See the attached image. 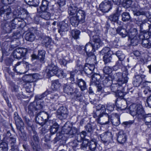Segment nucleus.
<instances>
[{
  "label": "nucleus",
  "mask_w": 151,
  "mask_h": 151,
  "mask_svg": "<svg viewBox=\"0 0 151 151\" xmlns=\"http://www.w3.org/2000/svg\"><path fill=\"white\" fill-rule=\"evenodd\" d=\"M77 129L74 127H70V130L69 132V134L71 135H74L78 133Z\"/></svg>",
  "instance_id": "63"
},
{
  "label": "nucleus",
  "mask_w": 151,
  "mask_h": 151,
  "mask_svg": "<svg viewBox=\"0 0 151 151\" xmlns=\"http://www.w3.org/2000/svg\"><path fill=\"white\" fill-rule=\"evenodd\" d=\"M116 31L117 33L122 37H125L128 34V32L126 29L122 28L121 27L117 28Z\"/></svg>",
  "instance_id": "30"
},
{
  "label": "nucleus",
  "mask_w": 151,
  "mask_h": 151,
  "mask_svg": "<svg viewBox=\"0 0 151 151\" xmlns=\"http://www.w3.org/2000/svg\"><path fill=\"white\" fill-rule=\"evenodd\" d=\"M72 62V60H70L68 61H66L64 59H60V63L61 65H63L64 66H66V64L68 63H71Z\"/></svg>",
  "instance_id": "60"
},
{
  "label": "nucleus",
  "mask_w": 151,
  "mask_h": 151,
  "mask_svg": "<svg viewBox=\"0 0 151 151\" xmlns=\"http://www.w3.org/2000/svg\"><path fill=\"white\" fill-rule=\"evenodd\" d=\"M57 70V67L54 64L51 63L47 66L46 69V72L47 76L49 77H50L55 75L56 71Z\"/></svg>",
  "instance_id": "10"
},
{
  "label": "nucleus",
  "mask_w": 151,
  "mask_h": 151,
  "mask_svg": "<svg viewBox=\"0 0 151 151\" xmlns=\"http://www.w3.org/2000/svg\"><path fill=\"white\" fill-rule=\"evenodd\" d=\"M77 82L78 85L82 91L86 89V83L82 79H78Z\"/></svg>",
  "instance_id": "31"
},
{
  "label": "nucleus",
  "mask_w": 151,
  "mask_h": 151,
  "mask_svg": "<svg viewBox=\"0 0 151 151\" xmlns=\"http://www.w3.org/2000/svg\"><path fill=\"white\" fill-rule=\"evenodd\" d=\"M9 142L11 147L10 151H18L19 150L18 145L17 144L16 138L14 137H9Z\"/></svg>",
  "instance_id": "16"
},
{
  "label": "nucleus",
  "mask_w": 151,
  "mask_h": 151,
  "mask_svg": "<svg viewBox=\"0 0 151 151\" xmlns=\"http://www.w3.org/2000/svg\"><path fill=\"white\" fill-rule=\"evenodd\" d=\"M60 28L58 30V32L61 35L63 32H66L69 29L68 24L63 21L60 24Z\"/></svg>",
  "instance_id": "24"
},
{
  "label": "nucleus",
  "mask_w": 151,
  "mask_h": 151,
  "mask_svg": "<svg viewBox=\"0 0 151 151\" xmlns=\"http://www.w3.org/2000/svg\"><path fill=\"white\" fill-rule=\"evenodd\" d=\"M27 78H28V81L29 82H33L39 79V75L35 74L32 76H27Z\"/></svg>",
  "instance_id": "38"
},
{
  "label": "nucleus",
  "mask_w": 151,
  "mask_h": 151,
  "mask_svg": "<svg viewBox=\"0 0 151 151\" xmlns=\"http://www.w3.org/2000/svg\"><path fill=\"white\" fill-rule=\"evenodd\" d=\"M146 34L141 33L139 35V38L140 40L142 41V46L146 48H150L151 46V43L147 39V38H145V35Z\"/></svg>",
  "instance_id": "11"
},
{
  "label": "nucleus",
  "mask_w": 151,
  "mask_h": 151,
  "mask_svg": "<svg viewBox=\"0 0 151 151\" xmlns=\"http://www.w3.org/2000/svg\"><path fill=\"white\" fill-rule=\"evenodd\" d=\"M80 32L76 29L72 30L71 34L72 37L75 39H77L79 38Z\"/></svg>",
  "instance_id": "44"
},
{
  "label": "nucleus",
  "mask_w": 151,
  "mask_h": 151,
  "mask_svg": "<svg viewBox=\"0 0 151 151\" xmlns=\"http://www.w3.org/2000/svg\"><path fill=\"white\" fill-rule=\"evenodd\" d=\"M110 49L109 47H105L101 51L100 54L102 55L105 54V55L108 53H110Z\"/></svg>",
  "instance_id": "61"
},
{
  "label": "nucleus",
  "mask_w": 151,
  "mask_h": 151,
  "mask_svg": "<svg viewBox=\"0 0 151 151\" xmlns=\"http://www.w3.org/2000/svg\"><path fill=\"white\" fill-rule=\"evenodd\" d=\"M116 105L117 107L119 109H120L122 110H126V111L127 112V111H128L127 109H127V104L126 103V102L124 101L122 102V106H118L116 102Z\"/></svg>",
  "instance_id": "59"
},
{
  "label": "nucleus",
  "mask_w": 151,
  "mask_h": 151,
  "mask_svg": "<svg viewBox=\"0 0 151 151\" xmlns=\"http://www.w3.org/2000/svg\"><path fill=\"white\" fill-rule=\"evenodd\" d=\"M74 94H75L74 99L76 101L80 102H81L83 101V96L80 92L78 91L77 89L76 90V92L74 93Z\"/></svg>",
  "instance_id": "39"
},
{
  "label": "nucleus",
  "mask_w": 151,
  "mask_h": 151,
  "mask_svg": "<svg viewBox=\"0 0 151 151\" xmlns=\"http://www.w3.org/2000/svg\"><path fill=\"white\" fill-rule=\"evenodd\" d=\"M13 14L14 16L15 17H19L22 14L26 15L27 16H29V14L25 9L21 8L15 9L13 12Z\"/></svg>",
  "instance_id": "15"
},
{
  "label": "nucleus",
  "mask_w": 151,
  "mask_h": 151,
  "mask_svg": "<svg viewBox=\"0 0 151 151\" xmlns=\"http://www.w3.org/2000/svg\"><path fill=\"white\" fill-rule=\"evenodd\" d=\"M57 113L60 119H65L67 117V109L65 107H60L57 111Z\"/></svg>",
  "instance_id": "14"
},
{
  "label": "nucleus",
  "mask_w": 151,
  "mask_h": 151,
  "mask_svg": "<svg viewBox=\"0 0 151 151\" xmlns=\"http://www.w3.org/2000/svg\"><path fill=\"white\" fill-rule=\"evenodd\" d=\"M35 102H33L31 103L28 106V112L29 114H32L33 111L36 110L35 107Z\"/></svg>",
  "instance_id": "45"
},
{
  "label": "nucleus",
  "mask_w": 151,
  "mask_h": 151,
  "mask_svg": "<svg viewBox=\"0 0 151 151\" xmlns=\"http://www.w3.org/2000/svg\"><path fill=\"white\" fill-rule=\"evenodd\" d=\"M78 8L74 5H72L68 8V12L70 15L75 16L77 12Z\"/></svg>",
  "instance_id": "25"
},
{
  "label": "nucleus",
  "mask_w": 151,
  "mask_h": 151,
  "mask_svg": "<svg viewBox=\"0 0 151 151\" xmlns=\"http://www.w3.org/2000/svg\"><path fill=\"white\" fill-rule=\"evenodd\" d=\"M111 71L112 68L108 66H105L103 69V72L106 74L110 73Z\"/></svg>",
  "instance_id": "62"
},
{
  "label": "nucleus",
  "mask_w": 151,
  "mask_h": 151,
  "mask_svg": "<svg viewBox=\"0 0 151 151\" xmlns=\"http://www.w3.org/2000/svg\"><path fill=\"white\" fill-rule=\"evenodd\" d=\"M4 20V22L1 24V27L5 33H9L12 29L16 27V24H14L12 21L10 22H6Z\"/></svg>",
  "instance_id": "5"
},
{
  "label": "nucleus",
  "mask_w": 151,
  "mask_h": 151,
  "mask_svg": "<svg viewBox=\"0 0 151 151\" xmlns=\"http://www.w3.org/2000/svg\"><path fill=\"white\" fill-rule=\"evenodd\" d=\"M41 16L42 18L48 20L50 18V14L47 12H44L42 13Z\"/></svg>",
  "instance_id": "57"
},
{
  "label": "nucleus",
  "mask_w": 151,
  "mask_h": 151,
  "mask_svg": "<svg viewBox=\"0 0 151 151\" xmlns=\"http://www.w3.org/2000/svg\"><path fill=\"white\" fill-rule=\"evenodd\" d=\"M25 2L29 5L37 6L39 3V0H24Z\"/></svg>",
  "instance_id": "41"
},
{
  "label": "nucleus",
  "mask_w": 151,
  "mask_h": 151,
  "mask_svg": "<svg viewBox=\"0 0 151 151\" xmlns=\"http://www.w3.org/2000/svg\"><path fill=\"white\" fill-rule=\"evenodd\" d=\"M36 103L35 107L36 110H40L42 109L45 105H47L44 104L43 101L41 102V101H37Z\"/></svg>",
  "instance_id": "52"
},
{
  "label": "nucleus",
  "mask_w": 151,
  "mask_h": 151,
  "mask_svg": "<svg viewBox=\"0 0 151 151\" xmlns=\"http://www.w3.org/2000/svg\"><path fill=\"white\" fill-rule=\"evenodd\" d=\"M58 129V126L57 123H55L52 126L50 129L51 133L52 134H55Z\"/></svg>",
  "instance_id": "54"
},
{
  "label": "nucleus",
  "mask_w": 151,
  "mask_h": 151,
  "mask_svg": "<svg viewBox=\"0 0 151 151\" xmlns=\"http://www.w3.org/2000/svg\"><path fill=\"white\" fill-rule=\"evenodd\" d=\"M127 110V112L129 113L133 116H135L139 120L142 118V115L145 112L141 105L135 104L131 105Z\"/></svg>",
  "instance_id": "2"
},
{
  "label": "nucleus",
  "mask_w": 151,
  "mask_h": 151,
  "mask_svg": "<svg viewBox=\"0 0 151 151\" xmlns=\"http://www.w3.org/2000/svg\"><path fill=\"white\" fill-rule=\"evenodd\" d=\"M111 8V1L107 0L102 2L99 5L100 10L103 12H108Z\"/></svg>",
  "instance_id": "9"
},
{
  "label": "nucleus",
  "mask_w": 151,
  "mask_h": 151,
  "mask_svg": "<svg viewBox=\"0 0 151 151\" xmlns=\"http://www.w3.org/2000/svg\"><path fill=\"white\" fill-rule=\"evenodd\" d=\"M82 66L80 65L78 67H77V69H76L75 71H72L70 72V80L71 81H74V76L76 73H77L78 70H81Z\"/></svg>",
  "instance_id": "40"
},
{
  "label": "nucleus",
  "mask_w": 151,
  "mask_h": 151,
  "mask_svg": "<svg viewBox=\"0 0 151 151\" xmlns=\"http://www.w3.org/2000/svg\"><path fill=\"white\" fill-rule=\"evenodd\" d=\"M70 22L71 24L74 27L77 26L78 23H80V21L77 19L75 16H73L70 17Z\"/></svg>",
  "instance_id": "43"
},
{
  "label": "nucleus",
  "mask_w": 151,
  "mask_h": 151,
  "mask_svg": "<svg viewBox=\"0 0 151 151\" xmlns=\"http://www.w3.org/2000/svg\"><path fill=\"white\" fill-rule=\"evenodd\" d=\"M75 16L80 21V23H83L85 21V12L81 10H79Z\"/></svg>",
  "instance_id": "20"
},
{
  "label": "nucleus",
  "mask_w": 151,
  "mask_h": 151,
  "mask_svg": "<svg viewBox=\"0 0 151 151\" xmlns=\"http://www.w3.org/2000/svg\"><path fill=\"white\" fill-rule=\"evenodd\" d=\"M109 120V116L108 114L103 112L99 114V118L97 120L98 123L101 125L108 124Z\"/></svg>",
  "instance_id": "8"
},
{
  "label": "nucleus",
  "mask_w": 151,
  "mask_h": 151,
  "mask_svg": "<svg viewBox=\"0 0 151 151\" xmlns=\"http://www.w3.org/2000/svg\"><path fill=\"white\" fill-rule=\"evenodd\" d=\"M27 81V83L26 84V90L27 92L30 93L33 91V88L32 87V85L30 84V83L32 82H29L28 80Z\"/></svg>",
  "instance_id": "55"
},
{
  "label": "nucleus",
  "mask_w": 151,
  "mask_h": 151,
  "mask_svg": "<svg viewBox=\"0 0 151 151\" xmlns=\"http://www.w3.org/2000/svg\"><path fill=\"white\" fill-rule=\"evenodd\" d=\"M112 136L110 132H107L100 135V139L102 142L105 145H108L112 139Z\"/></svg>",
  "instance_id": "7"
},
{
  "label": "nucleus",
  "mask_w": 151,
  "mask_h": 151,
  "mask_svg": "<svg viewBox=\"0 0 151 151\" xmlns=\"http://www.w3.org/2000/svg\"><path fill=\"white\" fill-rule=\"evenodd\" d=\"M122 20L124 22L128 21L130 19V16L129 13L124 12L122 15Z\"/></svg>",
  "instance_id": "50"
},
{
  "label": "nucleus",
  "mask_w": 151,
  "mask_h": 151,
  "mask_svg": "<svg viewBox=\"0 0 151 151\" xmlns=\"http://www.w3.org/2000/svg\"><path fill=\"white\" fill-rule=\"evenodd\" d=\"M101 76L98 74H95L93 75L91 79V82L95 84L100 83Z\"/></svg>",
  "instance_id": "33"
},
{
  "label": "nucleus",
  "mask_w": 151,
  "mask_h": 151,
  "mask_svg": "<svg viewBox=\"0 0 151 151\" xmlns=\"http://www.w3.org/2000/svg\"><path fill=\"white\" fill-rule=\"evenodd\" d=\"M97 145V142L95 139L91 140L88 143V147L90 150L92 151H94L96 149Z\"/></svg>",
  "instance_id": "32"
},
{
  "label": "nucleus",
  "mask_w": 151,
  "mask_h": 151,
  "mask_svg": "<svg viewBox=\"0 0 151 151\" xmlns=\"http://www.w3.org/2000/svg\"><path fill=\"white\" fill-rule=\"evenodd\" d=\"M51 41V40L49 37H46L43 39L42 41V44L47 47L50 45Z\"/></svg>",
  "instance_id": "53"
},
{
  "label": "nucleus",
  "mask_w": 151,
  "mask_h": 151,
  "mask_svg": "<svg viewBox=\"0 0 151 151\" xmlns=\"http://www.w3.org/2000/svg\"><path fill=\"white\" fill-rule=\"evenodd\" d=\"M111 55V53H108L104 55L103 56V60L105 63H110L112 59Z\"/></svg>",
  "instance_id": "49"
},
{
  "label": "nucleus",
  "mask_w": 151,
  "mask_h": 151,
  "mask_svg": "<svg viewBox=\"0 0 151 151\" xmlns=\"http://www.w3.org/2000/svg\"><path fill=\"white\" fill-rule=\"evenodd\" d=\"M132 2V0H123L122 5L124 7L127 8L131 6Z\"/></svg>",
  "instance_id": "51"
},
{
  "label": "nucleus",
  "mask_w": 151,
  "mask_h": 151,
  "mask_svg": "<svg viewBox=\"0 0 151 151\" xmlns=\"http://www.w3.org/2000/svg\"><path fill=\"white\" fill-rule=\"evenodd\" d=\"M48 4L49 2L47 0H43L41 5L37 9V11L39 12H42V13L46 12L48 9Z\"/></svg>",
  "instance_id": "23"
},
{
  "label": "nucleus",
  "mask_w": 151,
  "mask_h": 151,
  "mask_svg": "<svg viewBox=\"0 0 151 151\" xmlns=\"http://www.w3.org/2000/svg\"><path fill=\"white\" fill-rule=\"evenodd\" d=\"M109 19L111 22H117V23H120V22H119L118 21L119 16L117 13L111 15L109 17Z\"/></svg>",
  "instance_id": "46"
},
{
  "label": "nucleus",
  "mask_w": 151,
  "mask_h": 151,
  "mask_svg": "<svg viewBox=\"0 0 151 151\" xmlns=\"http://www.w3.org/2000/svg\"><path fill=\"white\" fill-rule=\"evenodd\" d=\"M8 150L7 144L4 142L0 144V151H8Z\"/></svg>",
  "instance_id": "56"
},
{
  "label": "nucleus",
  "mask_w": 151,
  "mask_h": 151,
  "mask_svg": "<svg viewBox=\"0 0 151 151\" xmlns=\"http://www.w3.org/2000/svg\"><path fill=\"white\" fill-rule=\"evenodd\" d=\"M113 75L111 76L107 75V76H106L105 79L102 81L104 85L108 86L110 85L112 81L113 80Z\"/></svg>",
  "instance_id": "26"
},
{
  "label": "nucleus",
  "mask_w": 151,
  "mask_h": 151,
  "mask_svg": "<svg viewBox=\"0 0 151 151\" xmlns=\"http://www.w3.org/2000/svg\"><path fill=\"white\" fill-rule=\"evenodd\" d=\"M146 77L145 75L142 74L136 76L133 83L134 86L136 87L139 86L142 81L145 79Z\"/></svg>",
  "instance_id": "17"
},
{
  "label": "nucleus",
  "mask_w": 151,
  "mask_h": 151,
  "mask_svg": "<svg viewBox=\"0 0 151 151\" xmlns=\"http://www.w3.org/2000/svg\"><path fill=\"white\" fill-rule=\"evenodd\" d=\"M142 118L139 120H141V119L143 120L145 123V125L148 126H151V114H144L142 115Z\"/></svg>",
  "instance_id": "21"
},
{
  "label": "nucleus",
  "mask_w": 151,
  "mask_h": 151,
  "mask_svg": "<svg viewBox=\"0 0 151 151\" xmlns=\"http://www.w3.org/2000/svg\"><path fill=\"white\" fill-rule=\"evenodd\" d=\"M35 37V36L33 33L28 32L26 34L25 38L27 41L32 42L34 40Z\"/></svg>",
  "instance_id": "34"
},
{
  "label": "nucleus",
  "mask_w": 151,
  "mask_h": 151,
  "mask_svg": "<svg viewBox=\"0 0 151 151\" xmlns=\"http://www.w3.org/2000/svg\"><path fill=\"white\" fill-rule=\"evenodd\" d=\"M127 139L126 134L122 130L120 131L118 133L117 140L118 142L120 144L124 143Z\"/></svg>",
  "instance_id": "19"
},
{
  "label": "nucleus",
  "mask_w": 151,
  "mask_h": 151,
  "mask_svg": "<svg viewBox=\"0 0 151 151\" xmlns=\"http://www.w3.org/2000/svg\"><path fill=\"white\" fill-rule=\"evenodd\" d=\"M129 38H132L134 37L137 36L138 32L137 30L134 28L130 29L128 32Z\"/></svg>",
  "instance_id": "35"
},
{
  "label": "nucleus",
  "mask_w": 151,
  "mask_h": 151,
  "mask_svg": "<svg viewBox=\"0 0 151 151\" xmlns=\"http://www.w3.org/2000/svg\"><path fill=\"white\" fill-rule=\"evenodd\" d=\"M84 50L86 52V55L88 56H90L93 55V52L96 50L93 49L92 43H88L86 45Z\"/></svg>",
  "instance_id": "18"
},
{
  "label": "nucleus",
  "mask_w": 151,
  "mask_h": 151,
  "mask_svg": "<svg viewBox=\"0 0 151 151\" xmlns=\"http://www.w3.org/2000/svg\"><path fill=\"white\" fill-rule=\"evenodd\" d=\"M27 52V49L24 48H18L15 49L13 52L14 58L20 59L24 57Z\"/></svg>",
  "instance_id": "6"
},
{
  "label": "nucleus",
  "mask_w": 151,
  "mask_h": 151,
  "mask_svg": "<svg viewBox=\"0 0 151 151\" xmlns=\"http://www.w3.org/2000/svg\"><path fill=\"white\" fill-rule=\"evenodd\" d=\"M14 118L17 128L19 130H21V129L23 128L24 126V123L17 112H14Z\"/></svg>",
  "instance_id": "13"
},
{
  "label": "nucleus",
  "mask_w": 151,
  "mask_h": 151,
  "mask_svg": "<svg viewBox=\"0 0 151 151\" xmlns=\"http://www.w3.org/2000/svg\"><path fill=\"white\" fill-rule=\"evenodd\" d=\"M0 15L3 17L4 20L10 19L12 16V14L10 7L4 6L0 8Z\"/></svg>",
  "instance_id": "4"
},
{
  "label": "nucleus",
  "mask_w": 151,
  "mask_h": 151,
  "mask_svg": "<svg viewBox=\"0 0 151 151\" xmlns=\"http://www.w3.org/2000/svg\"><path fill=\"white\" fill-rule=\"evenodd\" d=\"M116 55L120 60H123L125 58V55L121 51H117L116 52Z\"/></svg>",
  "instance_id": "58"
},
{
  "label": "nucleus",
  "mask_w": 151,
  "mask_h": 151,
  "mask_svg": "<svg viewBox=\"0 0 151 151\" xmlns=\"http://www.w3.org/2000/svg\"><path fill=\"white\" fill-rule=\"evenodd\" d=\"M86 135V132L85 131H83L80 134L77 135L76 137V140L78 142H81L85 139Z\"/></svg>",
  "instance_id": "27"
},
{
  "label": "nucleus",
  "mask_w": 151,
  "mask_h": 151,
  "mask_svg": "<svg viewBox=\"0 0 151 151\" xmlns=\"http://www.w3.org/2000/svg\"><path fill=\"white\" fill-rule=\"evenodd\" d=\"M29 16H27L26 15L22 14V15L19 16V17H15L12 20V21L13 22H15L16 23L17 22H24V19H26L27 18H28Z\"/></svg>",
  "instance_id": "29"
},
{
  "label": "nucleus",
  "mask_w": 151,
  "mask_h": 151,
  "mask_svg": "<svg viewBox=\"0 0 151 151\" xmlns=\"http://www.w3.org/2000/svg\"><path fill=\"white\" fill-rule=\"evenodd\" d=\"M145 86L148 89L149 92L151 93V82L145 81Z\"/></svg>",
  "instance_id": "64"
},
{
  "label": "nucleus",
  "mask_w": 151,
  "mask_h": 151,
  "mask_svg": "<svg viewBox=\"0 0 151 151\" xmlns=\"http://www.w3.org/2000/svg\"><path fill=\"white\" fill-rule=\"evenodd\" d=\"M70 124L66 122L65 123L64 126L62 127L61 132L62 134H69L70 130Z\"/></svg>",
  "instance_id": "28"
},
{
  "label": "nucleus",
  "mask_w": 151,
  "mask_h": 151,
  "mask_svg": "<svg viewBox=\"0 0 151 151\" xmlns=\"http://www.w3.org/2000/svg\"><path fill=\"white\" fill-rule=\"evenodd\" d=\"M39 113L42 117V119L44 120V122H45V124L51 116V115L46 112L42 111L40 112Z\"/></svg>",
  "instance_id": "36"
},
{
  "label": "nucleus",
  "mask_w": 151,
  "mask_h": 151,
  "mask_svg": "<svg viewBox=\"0 0 151 151\" xmlns=\"http://www.w3.org/2000/svg\"><path fill=\"white\" fill-rule=\"evenodd\" d=\"M77 89L74 88L72 84L70 83L65 84L63 86L64 92L68 95H73L76 92Z\"/></svg>",
  "instance_id": "12"
},
{
  "label": "nucleus",
  "mask_w": 151,
  "mask_h": 151,
  "mask_svg": "<svg viewBox=\"0 0 151 151\" xmlns=\"http://www.w3.org/2000/svg\"><path fill=\"white\" fill-rule=\"evenodd\" d=\"M110 119L112 124L114 126H117L120 124L119 117L117 114H112Z\"/></svg>",
  "instance_id": "22"
},
{
  "label": "nucleus",
  "mask_w": 151,
  "mask_h": 151,
  "mask_svg": "<svg viewBox=\"0 0 151 151\" xmlns=\"http://www.w3.org/2000/svg\"><path fill=\"white\" fill-rule=\"evenodd\" d=\"M61 85L58 80H55L53 81L51 86V88L53 90H58L60 87Z\"/></svg>",
  "instance_id": "42"
},
{
  "label": "nucleus",
  "mask_w": 151,
  "mask_h": 151,
  "mask_svg": "<svg viewBox=\"0 0 151 151\" xmlns=\"http://www.w3.org/2000/svg\"><path fill=\"white\" fill-rule=\"evenodd\" d=\"M112 78L113 80L116 81L117 83L112 84L111 85V90L112 91L118 93L119 96H123V95L121 91L123 87L122 86L127 82L128 77L126 75H123L122 73L117 72L113 75Z\"/></svg>",
  "instance_id": "1"
},
{
  "label": "nucleus",
  "mask_w": 151,
  "mask_h": 151,
  "mask_svg": "<svg viewBox=\"0 0 151 151\" xmlns=\"http://www.w3.org/2000/svg\"><path fill=\"white\" fill-rule=\"evenodd\" d=\"M95 32L91 33L89 36L92 41L93 47L94 49L97 50L103 45L102 41L100 39V37L97 35H93Z\"/></svg>",
  "instance_id": "3"
},
{
  "label": "nucleus",
  "mask_w": 151,
  "mask_h": 151,
  "mask_svg": "<svg viewBox=\"0 0 151 151\" xmlns=\"http://www.w3.org/2000/svg\"><path fill=\"white\" fill-rule=\"evenodd\" d=\"M45 51L43 50H40L38 51V57L41 61H43L45 58Z\"/></svg>",
  "instance_id": "48"
},
{
  "label": "nucleus",
  "mask_w": 151,
  "mask_h": 151,
  "mask_svg": "<svg viewBox=\"0 0 151 151\" xmlns=\"http://www.w3.org/2000/svg\"><path fill=\"white\" fill-rule=\"evenodd\" d=\"M35 121L37 123L41 126H42L45 124V122H44V120L42 119V117L40 116L39 113L37 114L36 116Z\"/></svg>",
  "instance_id": "47"
},
{
  "label": "nucleus",
  "mask_w": 151,
  "mask_h": 151,
  "mask_svg": "<svg viewBox=\"0 0 151 151\" xmlns=\"http://www.w3.org/2000/svg\"><path fill=\"white\" fill-rule=\"evenodd\" d=\"M139 36L129 38L130 40L131 44L132 45L135 46L137 45L138 43L141 41V40H140V39L139 38Z\"/></svg>",
  "instance_id": "37"
}]
</instances>
